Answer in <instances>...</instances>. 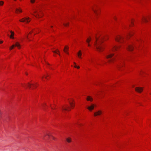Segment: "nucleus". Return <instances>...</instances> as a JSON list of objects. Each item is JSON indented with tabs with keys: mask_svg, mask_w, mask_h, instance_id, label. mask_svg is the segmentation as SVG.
I'll return each instance as SVG.
<instances>
[{
	"mask_svg": "<svg viewBox=\"0 0 151 151\" xmlns=\"http://www.w3.org/2000/svg\"><path fill=\"white\" fill-rule=\"evenodd\" d=\"M32 85H33V86L35 87H37V86L35 85H34V84H30L29 83H28L27 86H28V87H29V88H31V86Z\"/></svg>",
	"mask_w": 151,
	"mask_h": 151,
	"instance_id": "obj_20",
	"label": "nucleus"
},
{
	"mask_svg": "<svg viewBox=\"0 0 151 151\" xmlns=\"http://www.w3.org/2000/svg\"><path fill=\"white\" fill-rule=\"evenodd\" d=\"M4 3V2L2 1H0V5L2 6Z\"/></svg>",
	"mask_w": 151,
	"mask_h": 151,
	"instance_id": "obj_25",
	"label": "nucleus"
},
{
	"mask_svg": "<svg viewBox=\"0 0 151 151\" xmlns=\"http://www.w3.org/2000/svg\"><path fill=\"white\" fill-rule=\"evenodd\" d=\"M78 57L80 58H81V56L82 55L81 52V50H80L77 53Z\"/></svg>",
	"mask_w": 151,
	"mask_h": 151,
	"instance_id": "obj_19",
	"label": "nucleus"
},
{
	"mask_svg": "<svg viewBox=\"0 0 151 151\" xmlns=\"http://www.w3.org/2000/svg\"><path fill=\"white\" fill-rule=\"evenodd\" d=\"M51 27H53V26H51Z\"/></svg>",
	"mask_w": 151,
	"mask_h": 151,
	"instance_id": "obj_44",
	"label": "nucleus"
},
{
	"mask_svg": "<svg viewBox=\"0 0 151 151\" xmlns=\"http://www.w3.org/2000/svg\"><path fill=\"white\" fill-rule=\"evenodd\" d=\"M69 49V47L67 46H65V47L64 49L63 50V51L66 53L69 54V53L68 51Z\"/></svg>",
	"mask_w": 151,
	"mask_h": 151,
	"instance_id": "obj_13",
	"label": "nucleus"
},
{
	"mask_svg": "<svg viewBox=\"0 0 151 151\" xmlns=\"http://www.w3.org/2000/svg\"><path fill=\"white\" fill-rule=\"evenodd\" d=\"M15 46H17L18 47V48L19 49L21 45L18 43V42H17L16 43L15 45H13L11 47H10V50H11Z\"/></svg>",
	"mask_w": 151,
	"mask_h": 151,
	"instance_id": "obj_6",
	"label": "nucleus"
},
{
	"mask_svg": "<svg viewBox=\"0 0 151 151\" xmlns=\"http://www.w3.org/2000/svg\"><path fill=\"white\" fill-rule=\"evenodd\" d=\"M142 22H148V20L147 19L144 17H143L142 19Z\"/></svg>",
	"mask_w": 151,
	"mask_h": 151,
	"instance_id": "obj_18",
	"label": "nucleus"
},
{
	"mask_svg": "<svg viewBox=\"0 0 151 151\" xmlns=\"http://www.w3.org/2000/svg\"><path fill=\"white\" fill-rule=\"evenodd\" d=\"M114 19H116V18L115 17H114Z\"/></svg>",
	"mask_w": 151,
	"mask_h": 151,
	"instance_id": "obj_41",
	"label": "nucleus"
},
{
	"mask_svg": "<svg viewBox=\"0 0 151 151\" xmlns=\"http://www.w3.org/2000/svg\"><path fill=\"white\" fill-rule=\"evenodd\" d=\"M123 64H122L118 65V68H119L123 66Z\"/></svg>",
	"mask_w": 151,
	"mask_h": 151,
	"instance_id": "obj_26",
	"label": "nucleus"
},
{
	"mask_svg": "<svg viewBox=\"0 0 151 151\" xmlns=\"http://www.w3.org/2000/svg\"><path fill=\"white\" fill-rule=\"evenodd\" d=\"M106 57V58L108 59L109 62L112 63L115 60L116 56L114 55V54L110 52Z\"/></svg>",
	"mask_w": 151,
	"mask_h": 151,
	"instance_id": "obj_2",
	"label": "nucleus"
},
{
	"mask_svg": "<svg viewBox=\"0 0 151 151\" xmlns=\"http://www.w3.org/2000/svg\"><path fill=\"white\" fill-rule=\"evenodd\" d=\"M123 37L122 36H116L115 37V40L116 41L118 42H122L123 40Z\"/></svg>",
	"mask_w": 151,
	"mask_h": 151,
	"instance_id": "obj_4",
	"label": "nucleus"
},
{
	"mask_svg": "<svg viewBox=\"0 0 151 151\" xmlns=\"http://www.w3.org/2000/svg\"><path fill=\"white\" fill-rule=\"evenodd\" d=\"M92 9L93 11L96 14H97L98 13L97 12V10L94 9L93 8H92Z\"/></svg>",
	"mask_w": 151,
	"mask_h": 151,
	"instance_id": "obj_23",
	"label": "nucleus"
},
{
	"mask_svg": "<svg viewBox=\"0 0 151 151\" xmlns=\"http://www.w3.org/2000/svg\"><path fill=\"white\" fill-rule=\"evenodd\" d=\"M91 37H89L86 40V42L88 43V46L89 47L91 46V45L89 44L91 40Z\"/></svg>",
	"mask_w": 151,
	"mask_h": 151,
	"instance_id": "obj_16",
	"label": "nucleus"
},
{
	"mask_svg": "<svg viewBox=\"0 0 151 151\" xmlns=\"http://www.w3.org/2000/svg\"><path fill=\"white\" fill-rule=\"evenodd\" d=\"M16 12L17 13L18 12H22V11L21 9H16Z\"/></svg>",
	"mask_w": 151,
	"mask_h": 151,
	"instance_id": "obj_21",
	"label": "nucleus"
},
{
	"mask_svg": "<svg viewBox=\"0 0 151 151\" xmlns=\"http://www.w3.org/2000/svg\"><path fill=\"white\" fill-rule=\"evenodd\" d=\"M10 32L11 33V35H10V38H11L12 39H14V38L13 36L14 34V33L12 31H10Z\"/></svg>",
	"mask_w": 151,
	"mask_h": 151,
	"instance_id": "obj_17",
	"label": "nucleus"
},
{
	"mask_svg": "<svg viewBox=\"0 0 151 151\" xmlns=\"http://www.w3.org/2000/svg\"><path fill=\"white\" fill-rule=\"evenodd\" d=\"M52 52L54 53L58 54V52L56 51H53Z\"/></svg>",
	"mask_w": 151,
	"mask_h": 151,
	"instance_id": "obj_30",
	"label": "nucleus"
},
{
	"mask_svg": "<svg viewBox=\"0 0 151 151\" xmlns=\"http://www.w3.org/2000/svg\"><path fill=\"white\" fill-rule=\"evenodd\" d=\"M3 41H1L0 40V44L2 43L3 42Z\"/></svg>",
	"mask_w": 151,
	"mask_h": 151,
	"instance_id": "obj_31",
	"label": "nucleus"
},
{
	"mask_svg": "<svg viewBox=\"0 0 151 151\" xmlns=\"http://www.w3.org/2000/svg\"><path fill=\"white\" fill-rule=\"evenodd\" d=\"M69 107L67 105H65V106H62V111H69L68 109Z\"/></svg>",
	"mask_w": 151,
	"mask_h": 151,
	"instance_id": "obj_10",
	"label": "nucleus"
},
{
	"mask_svg": "<svg viewBox=\"0 0 151 151\" xmlns=\"http://www.w3.org/2000/svg\"><path fill=\"white\" fill-rule=\"evenodd\" d=\"M45 78L47 79V77H45Z\"/></svg>",
	"mask_w": 151,
	"mask_h": 151,
	"instance_id": "obj_43",
	"label": "nucleus"
},
{
	"mask_svg": "<svg viewBox=\"0 0 151 151\" xmlns=\"http://www.w3.org/2000/svg\"><path fill=\"white\" fill-rule=\"evenodd\" d=\"M133 46L132 45H129L127 47V50L130 51H132L133 49Z\"/></svg>",
	"mask_w": 151,
	"mask_h": 151,
	"instance_id": "obj_12",
	"label": "nucleus"
},
{
	"mask_svg": "<svg viewBox=\"0 0 151 151\" xmlns=\"http://www.w3.org/2000/svg\"><path fill=\"white\" fill-rule=\"evenodd\" d=\"M56 50H57L58 51V52H59V50L58 49H57Z\"/></svg>",
	"mask_w": 151,
	"mask_h": 151,
	"instance_id": "obj_37",
	"label": "nucleus"
},
{
	"mask_svg": "<svg viewBox=\"0 0 151 151\" xmlns=\"http://www.w3.org/2000/svg\"><path fill=\"white\" fill-rule=\"evenodd\" d=\"M59 55H60V54H58Z\"/></svg>",
	"mask_w": 151,
	"mask_h": 151,
	"instance_id": "obj_45",
	"label": "nucleus"
},
{
	"mask_svg": "<svg viewBox=\"0 0 151 151\" xmlns=\"http://www.w3.org/2000/svg\"><path fill=\"white\" fill-rule=\"evenodd\" d=\"M74 101V100L73 99H72V100H70L69 101V103L71 107L72 108L74 107L75 106L73 102Z\"/></svg>",
	"mask_w": 151,
	"mask_h": 151,
	"instance_id": "obj_14",
	"label": "nucleus"
},
{
	"mask_svg": "<svg viewBox=\"0 0 151 151\" xmlns=\"http://www.w3.org/2000/svg\"><path fill=\"white\" fill-rule=\"evenodd\" d=\"M47 135H48V136H49V135H48V134H47Z\"/></svg>",
	"mask_w": 151,
	"mask_h": 151,
	"instance_id": "obj_46",
	"label": "nucleus"
},
{
	"mask_svg": "<svg viewBox=\"0 0 151 151\" xmlns=\"http://www.w3.org/2000/svg\"><path fill=\"white\" fill-rule=\"evenodd\" d=\"M131 23H132V21H131Z\"/></svg>",
	"mask_w": 151,
	"mask_h": 151,
	"instance_id": "obj_42",
	"label": "nucleus"
},
{
	"mask_svg": "<svg viewBox=\"0 0 151 151\" xmlns=\"http://www.w3.org/2000/svg\"><path fill=\"white\" fill-rule=\"evenodd\" d=\"M95 106V105L91 104V106H87V108L89 111H91L94 109Z\"/></svg>",
	"mask_w": 151,
	"mask_h": 151,
	"instance_id": "obj_8",
	"label": "nucleus"
},
{
	"mask_svg": "<svg viewBox=\"0 0 151 151\" xmlns=\"http://www.w3.org/2000/svg\"><path fill=\"white\" fill-rule=\"evenodd\" d=\"M26 74L27 75H28V74L27 73H26Z\"/></svg>",
	"mask_w": 151,
	"mask_h": 151,
	"instance_id": "obj_47",
	"label": "nucleus"
},
{
	"mask_svg": "<svg viewBox=\"0 0 151 151\" xmlns=\"http://www.w3.org/2000/svg\"><path fill=\"white\" fill-rule=\"evenodd\" d=\"M77 68L78 69H79V68H80V67H79V66H77Z\"/></svg>",
	"mask_w": 151,
	"mask_h": 151,
	"instance_id": "obj_34",
	"label": "nucleus"
},
{
	"mask_svg": "<svg viewBox=\"0 0 151 151\" xmlns=\"http://www.w3.org/2000/svg\"><path fill=\"white\" fill-rule=\"evenodd\" d=\"M63 24L66 27L69 25V23L68 22L66 23H63Z\"/></svg>",
	"mask_w": 151,
	"mask_h": 151,
	"instance_id": "obj_24",
	"label": "nucleus"
},
{
	"mask_svg": "<svg viewBox=\"0 0 151 151\" xmlns=\"http://www.w3.org/2000/svg\"><path fill=\"white\" fill-rule=\"evenodd\" d=\"M95 38L96 41L94 42V46L98 51L99 52L102 51L104 48L103 45L101 44L102 42L103 38H102L99 39L96 36H95Z\"/></svg>",
	"mask_w": 151,
	"mask_h": 151,
	"instance_id": "obj_1",
	"label": "nucleus"
},
{
	"mask_svg": "<svg viewBox=\"0 0 151 151\" xmlns=\"http://www.w3.org/2000/svg\"><path fill=\"white\" fill-rule=\"evenodd\" d=\"M45 62H46V63L47 64V65H50V64H49L48 63H47L46 62V61H45Z\"/></svg>",
	"mask_w": 151,
	"mask_h": 151,
	"instance_id": "obj_33",
	"label": "nucleus"
},
{
	"mask_svg": "<svg viewBox=\"0 0 151 151\" xmlns=\"http://www.w3.org/2000/svg\"><path fill=\"white\" fill-rule=\"evenodd\" d=\"M102 111L101 110H99L96 111V112L94 113V115L95 116H97L101 115L102 114Z\"/></svg>",
	"mask_w": 151,
	"mask_h": 151,
	"instance_id": "obj_11",
	"label": "nucleus"
},
{
	"mask_svg": "<svg viewBox=\"0 0 151 151\" xmlns=\"http://www.w3.org/2000/svg\"><path fill=\"white\" fill-rule=\"evenodd\" d=\"M25 36L27 39H29V37H28V35H25Z\"/></svg>",
	"mask_w": 151,
	"mask_h": 151,
	"instance_id": "obj_27",
	"label": "nucleus"
},
{
	"mask_svg": "<svg viewBox=\"0 0 151 151\" xmlns=\"http://www.w3.org/2000/svg\"><path fill=\"white\" fill-rule=\"evenodd\" d=\"M33 32V31H32L31 32H29V34H31L32 33V32Z\"/></svg>",
	"mask_w": 151,
	"mask_h": 151,
	"instance_id": "obj_38",
	"label": "nucleus"
},
{
	"mask_svg": "<svg viewBox=\"0 0 151 151\" xmlns=\"http://www.w3.org/2000/svg\"><path fill=\"white\" fill-rule=\"evenodd\" d=\"M86 100L88 101H92L93 100V99L91 96H88L87 97Z\"/></svg>",
	"mask_w": 151,
	"mask_h": 151,
	"instance_id": "obj_15",
	"label": "nucleus"
},
{
	"mask_svg": "<svg viewBox=\"0 0 151 151\" xmlns=\"http://www.w3.org/2000/svg\"><path fill=\"white\" fill-rule=\"evenodd\" d=\"M150 94H151V93H150Z\"/></svg>",
	"mask_w": 151,
	"mask_h": 151,
	"instance_id": "obj_48",
	"label": "nucleus"
},
{
	"mask_svg": "<svg viewBox=\"0 0 151 151\" xmlns=\"http://www.w3.org/2000/svg\"><path fill=\"white\" fill-rule=\"evenodd\" d=\"M74 67L75 68H77V66L76 65H75Z\"/></svg>",
	"mask_w": 151,
	"mask_h": 151,
	"instance_id": "obj_36",
	"label": "nucleus"
},
{
	"mask_svg": "<svg viewBox=\"0 0 151 151\" xmlns=\"http://www.w3.org/2000/svg\"><path fill=\"white\" fill-rule=\"evenodd\" d=\"M132 35V33H129V34H128V36H131Z\"/></svg>",
	"mask_w": 151,
	"mask_h": 151,
	"instance_id": "obj_28",
	"label": "nucleus"
},
{
	"mask_svg": "<svg viewBox=\"0 0 151 151\" xmlns=\"http://www.w3.org/2000/svg\"><path fill=\"white\" fill-rule=\"evenodd\" d=\"M119 47V46H113L111 49L112 51L114 52L117 51Z\"/></svg>",
	"mask_w": 151,
	"mask_h": 151,
	"instance_id": "obj_9",
	"label": "nucleus"
},
{
	"mask_svg": "<svg viewBox=\"0 0 151 151\" xmlns=\"http://www.w3.org/2000/svg\"><path fill=\"white\" fill-rule=\"evenodd\" d=\"M32 10L33 11V13L35 14H37L36 15H35L33 14H32L35 16L37 18H39L40 15L38 13L39 12H40L41 11V10L39 9H33Z\"/></svg>",
	"mask_w": 151,
	"mask_h": 151,
	"instance_id": "obj_3",
	"label": "nucleus"
},
{
	"mask_svg": "<svg viewBox=\"0 0 151 151\" xmlns=\"http://www.w3.org/2000/svg\"><path fill=\"white\" fill-rule=\"evenodd\" d=\"M52 138L53 139H54V140H55V138L54 137H52Z\"/></svg>",
	"mask_w": 151,
	"mask_h": 151,
	"instance_id": "obj_32",
	"label": "nucleus"
},
{
	"mask_svg": "<svg viewBox=\"0 0 151 151\" xmlns=\"http://www.w3.org/2000/svg\"><path fill=\"white\" fill-rule=\"evenodd\" d=\"M22 86H23L24 87H25V86L23 84H22Z\"/></svg>",
	"mask_w": 151,
	"mask_h": 151,
	"instance_id": "obj_39",
	"label": "nucleus"
},
{
	"mask_svg": "<svg viewBox=\"0 0 151 151\" xmlns=\"http://www.w3.org/2000/svg\"><path fill=\"white\" fill-rule=\"evenodd\" d=\"M74 64L75 65H76V63L75 62H74Z\"/></svg>",
	"mask_w": 151,
	"mask_h": 151,
	"instance_id": "obj_40",
	"label": "nucleus"
},
{
	"mask_svg": "<svg viewBox=\"0 0 151 151\" xmlns=\"http://www.w3.org/2000/svg\"><path fill=\"white\" fill-rule=\"evenodd\" d=\"M143 88L140 87H136L135 88V91L139 93H141L143 91Z\"/></svg>",
	"mask_w": 151,
	"mask_h": 151,
	"instance_id": "obj_7",
	"label": "nucleus"
},
{
	"mask_svg": "<svg viewBox=\"0 0 151 151\" xmlns=\"http://www.w3.org/2000/svg\"><path fill=\"white\" fill-rule=\"evenodd\" d=\"M147 18H148L149 19H150V17H147Z\"/></svg>",
	"mask_w": 151,
	"mask_h": 151,
	"instance_id": "obj_35",
	"label": "nucleus"
},
{
	"mask_svg": "<svg viewBox=\"0 0 151 151\" xmlns=\"http://www.w3.org/2000/svg\"><path fill=\"white\" fill-rule=\"evenodd\" d=\"M35 0H31V2L32 3H34L35 2Z\"/></svg>",
	"mask_w": 151,
	"mask_h": 151,
	"instance_id": "obj_29",
	"label": "nucleus"
},
{
	"mask_svg": "<svg viewBox=\"0 0 151 151\" xmlns=\"http://www.w3.org/2000/svg\"><path fill=\"white\" fill-rule=\"evenodd\" d=\"M66 140L68 143H70L71 142V139L70 138H68L66 139Z\"/></svg>",
	"mask_w": 151,
	"mask_h": 151,
	"instance_id": "obj_22",
	"label": "nucleus"
},
{
	"mask_svg": "<svg viewBox=\"0 0 151 151\" xmlns=\"http://www.w3.org/2000/svg\"><path fill=\"white\" fill-rule=\"evenodd\" d=\"M19 21L22 22H26V23H28L30 21V20H29V17H24L22 18V19L20 20Z\"/></svg>",
	"mask_w": 151,
	"mask_h": 151,
	"instance_id": "obj_5",
	"label": "nucleus"
}]
</instances>
